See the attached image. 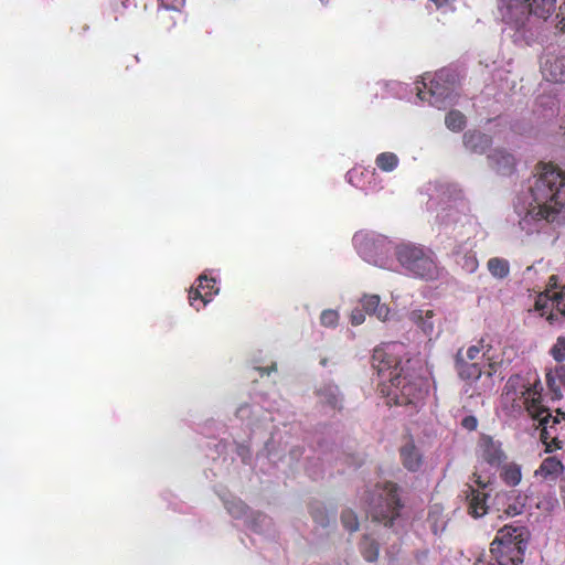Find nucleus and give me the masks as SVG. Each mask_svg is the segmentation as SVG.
I'll return each mask as SVG.
<instances>
[{
	"mask_svg": "<svg viewBox=\"0 0 565 565\" xmlns=\"http://www.w3.org/2000/svg\"><path fill=\"white\" fill-rule=\"evenodd\" d=\"M362 311L367 315L376 317V319L381 321H385L388 316V308L386 305L380 302V297L377 295H366L363 296L362 300Z\"/></svg>",
	"mask_w": 565,
	"mask_h": 565,
	"instance_id": "obj_20",
	"label": "nucleus"
},
{
	"mask_svg": "<svg viewBox=\"0 0 565 565\" xmlns=\"http://www.w3.org/2000/svg\"><path fill=\"white\" fill-rule=\"evenodd\" d=\"M489 565H495L494 561H493V562H491V563H489Z\"/></svg>",
	"mask_w": 565,
	"mask_h": 565,
	"instance_id": "obj_43",
	"label": "nucleus"
},
{
	"mask_svg": "<svg viewBox=\"0 0 565 565\" xmlns=\"http://www.w3.org/2000/svg\"><path fill=\"white\" fill-rule=\"evenodd\" d=\"M160 6L167 10L179 11L185 3V0H158Z\"/></svg>",
	"mask_w": 565,
	"mask_h": 565,
	"instance_id": "obj_32",
	"label": "nucleus"
},
{
	"mask_svg": "<svg viewBox=\"0 0 565 565\" xmlns=\"http://www.w3.org/2000/svg\"><path fill=\"white\" fill-rule=\"evenodd\" d=\"M374 163L379 167L380 171L390 172L398 166V157L394 152H380L374 159Z\"/></svg>",
	"mask_w": 565,
	"mask_h": 565,
	"instance_id": "obj_27",
	"label": "nucleus"
},
{
	"mask_svg": "<svg viewBox=\"0 0 565 565\" xmlns=\"http://www.w3.org/2000/svg\"><path fill=\"white\" fill-rule=\"evenodd\" d=\"M488 270L493 278L505 279L509 276V263L502 257L489 258Z\"/></svg>",
	"mask_w": 565,
	"mask_h": 565,
	"instance_id": "obj_24",
	"label": "nucleus"
},
{
	"mask_svg": "<svg viewBox=\"0 0 565 565\" xmlns=\"http://www.w3.org/2000/svg\"><path fill=\"white\" fill-rule=\"evenodd\" d=\"M397 260L409 274L425 280H435L438 268L431 250L422 246L402 245L397 248Z\"/></svg>",
	"mask_w": 565,
	"mask_h": 565,
	"instance_id": "obj_6",
	"label": "nucleus"
},
{
	"mask_svg": "<svg viewBox=\"0 0 565 565\" xmlns=\"http://www.w3.org/2000/svg\"><path fill=\"white\" fill-rule=\"evenodd\" d=\"M466 267L469 271L476 270V268H478V260H476V257L467 256Z\"/></svg>",
	"mask_w": 565,
	"mask_h": 565,
	"instance_id": "obj_39",
	"label": "nucleus"
},
{
	"mask_svg": "<svg viewBox=\"0 0 565 565\" xmlns=\"http://www.w3.org/2000/svg\"><path fill=\"white\" fill-rule=\"evenodd\" d=\"M541 385L536 383L523 392L524 407H526L527 415L535 420H540L546 417V415L552 416L550 412L541 405Z\"/></svg>",
	"mask_w": 565,
	"mask_h": 565,
	"instance_id": "obj_15",
	"label": "nucleus"
},
{
	"mask_svg": "<svg viewBox=\"0 0 565 565\" xmlns=\"http://www.w3.org/2000/svg\"><path fill=\"white\" fill-rule=\"evenodd\" d=\"M455 370L459 380L468 384L476 383L483 373L487 374L478 362H466L462 359L455 360Z\"/></svg>",
	"mask_w": 565,
	"mask_h": 565,
	"instance_id": "obj_17",
	"label": "nucleus"
},
{
	"mask_svg": "<svg viewBox=\"0 0 565 565\" xmlns=\"http://www.w3.org/2000/svg\"><path fill=\"white\" fill-rule=\"evenodd\" d=\"M542 74L547 81L565 83V56L547 57L542 66Z\"/></svg>",
	"mask_w": 565,
	"mask_h": 565,
	"instance_id": "obj_16",
	"label": "nucleus"
},
{
	"mask_svg": "<svg viewBox=\"0 0 565 565\" xmlns=\"http://www.w3.org/2000/svg\"><path fill=\"white\" fill-rule=\"evenodd\" d=\"M416 92L418 99L443 109L447 106V99L450 97L452 88L445 72L440 71L434 75L425 74L422 81L416 82Z\"/></svg>",
	"mask_w": 565,
	"mask_h": 565,
	"instance_id": "obj_7",
	"label": "nucleus"
},
{
	"mask_svg": "<svg viewBox=\"0 0 565 565\" xmlns=\"http://www.w3.org/2000/svg\"><path fill=\"white\" fill-rule=\"evenodd\" d=\"M445 125L449 130L459 132L466 128L467 118L461 111L452 109L446 115Z\"/></svg>",
	"mask_w": 565,
	"mask_h": 565,
	"instance_id": "obj_25",
	"label": "nucleus"
},
{
	"mask_svg": "<svg viewBox=\"0 0 565 565\" xmlns=\"http://www.w3.org/2000/svg\"><path fill=\"white\" fill-rule=\"evenodd\" d=\"M258 371H260L262 376L268 375L271 371L273 372L276 371V365H271V367H269V369L260 367V369H258Z\"/></svg>",
	"mask_w": 565,
	"mask_h": 565,
	"instance_id": "obj_40",
	"label": "nucleus"
},
{
	"mask_svg": "<svg viewBox=\"0 0 565 565\" xmlns=\"http://www.w3.org/2000/svg\"><path fill=\"white\" fill-rule=\"evenodd\" d=\"M364 315H366V313L364 311L360 310L359 308L352 310V312H351L352 326H359V324L363 323Z\"/></svg>",
	"mask_w": 565,
	"mask_h": 565,
	"instance_id": "obj_35",
	"label": "nucleus"
},
{
	"mask_svg": "<svg viewBox=\"0 0 565 565\" xmlns=\"http://www.w3.org/2000/svg\"><path fill=\"white\" fill-rule=\"evenodd\" d=\"M481 146V143H472V152H478V148Z\"/></svg>",
	"mask_w": 565,
	"mask_h": 565,
	"instance_id": "obj_41",
	"label": "nucleus"
},
{
	"mask_svg": "<svg viewBox=\"0 0 565 565\" xmlns=\"http://www.w3.org/2000/svg\"><path fill=\"white\" fill-rule=\"evenodd\" d=\"M551 285H555V276L551 277Z\"/></svg>",
	"mask_w": 565,
	"mask_h": 565,
	"instance_id": "obj_42",
	"label": "nucleus"
},
{
	"mask_svg": "<svg viewBox=\"0 0 565 565\" xmlns=\"http://www.w3.org/2000/svg\"><path fill=\"white\" fill-rule=\"evenodd\" d=\"M524 509V503L522 502H512L508 504L504 509V513L508 516H516L522 513V510Z\"/></svg>",
	"mask_w": 565,
	"mask_h": 565,
	"instance_id": "obj_33",
	"label": "nucleus"
},
{
	"mask_svg": "<svg viewBox=\"0 0 565 565\" xmlns=\"http://www.w3.org/2000/svg\"><path fill=\"white\" fill-rule=\"evenodd\" d=\"M541 427V443L545 445L546 454H552L554 450L561 449V441L555 433V427L564 422V413L561 409L556 411V416L546 415L544 418L537 419Z\"/></svg>",
	"mask_w": 565,
	"mask_h": 565,
	"instance_id": "obj_12",
	"label": "nucleus"
},
{
	"mask_svg": "<svg viewBox=\"0 0 565 565\" xmlns=\"http://www.w3.org/2000/svg\"><path fill=\"white\" fill-rule=\"evenodd\" d=\"M341 524L347 531L354 533L359 529L358 515L351 509H345L341 512Z\"/></svg>",
	"mask_w": 565,
	"mask_h": 565,
	"instance_id": "obj_28",
	"label": "nucleus"
},
{
	"mask_svg": "<svg viewBox=\"0 0 565 565\" xmlns=\"http://www.w3.org/2000/svg\"><path fill=\"white\" fill-rule=\"evenodd\" d=\"M535 311L541 317H545L546 321L554 323L559 317H565V294L562 290H547L540 294L535 299Z\"/></svg>",
	"mask_w": 565,
	"mask_h": 565,
	"instance_id": "obj_9",
	"label": "nucleus"
},
{
	"mask_svg": "<svg viewBox=\"0 0 565 565\" xmlns=\"http://www.w3.org/2000/svg\"><path fill=\"white\" fill-rule=\"evenodd\" d=\"M534 205L526 217L552 223L565 210V171L552 162L535 164L534 180L530 184Z\"/></svg>",
	"mask_w": 565,
	"mask_h": 565,
	"instance_id": "obj_1",
	"label": "nucleus"
},
{
	"mask_svg": "<svg viewBox=\"0 0 565 565\" xmlns=\"http://www.w3.org/2000/svg\"><path fill=\"white\" fill-rule=\"evenodd\" d=\"M337 321H339V315L335 310H322L321 312V326L326 328H335Z\"/></svg>",
	"mask_w": 565,
	"mask_h": 565,
	"instance_id": "obj_30",
	"label": "nucleus"
},
{
	"mask_svg": "<svg viewBox=\"0 0 565 565\" xmlns=\"http://www.w3.org/2000/svg\"><path fill=\"white\" fill-rule=\"evenodd\" d=\"M360 553H362L363 559L367 562H375L377 559V554H380V546H377V542L367 535H363L362 541H360Z\"/></svg>",
	"mask_w": 565,
	"mask_h": 565,
	"instance_id": "obj_23",
	"label": "nucleus"
},
{
	"mask_svg": "<svg viewBox=\"0 0 565 565\" xmlns=\"http://www.w3.org/2000/svg\"><path fill=\"white\" fill-rule=\"evenodd\" d=\"M478 451H480L483 462L491 467H500L505 461V452H503L500 441L492 439L490 436L483 435L480 437Z\"/></svg>",
	"mask_w": 565,
	"mask_h": 565,
	"instance_id": "obj_14",
	"label": "nucleus"
},
{
	"mask_svg": "<svg viewBox=\"0 0 565 565\" xmlns=\"http://www.w3.org/2000/svg\"><path fill=\"white\" fill-rule=\"evenodd\" d=\"M402 502L398 497V486L387 481L374 488V498L369 504V512L374 522L391 526L394 520L398 519Z\"/></svg>",
	"mask_w": 565,
	"mask_h": 565,
	"instance_id": "obj_5",
	"label": "nucleus"
},
{
	"mask_svg": "<svg viewBox=\"0 0 565 565\" xmlns=\"http://www.w3.org/2000/svg\"><path fill=\"white\" fill-rule=\"evenodd\" d=\"M217 291L218 289H216L214 278H209L205 275L199 276V278H196V285L192 287L190 294H188L190 306L194 307L196 310L203 308Z\"/></svg>",
	"mask_w": 565,
	"mask_h": 565,
	"instance_id": "obj_13",
	"label": "nucleus"
},
{
	"mask_svg": "<svg viewBox=\"0 0 565 565\" xmlns=\"http://www.w3.org/2000/svg\"><path fill=\"white\" fill-rule=\"evenodd\" d=\"M401 461L409 472H417L422 466V455L412 440L401 447Z\"/></svg>",
	"mask_w": 565,
	"mask_h": 565,
	"instance_id": "obj_19",
	"label": "nucleus"
},
{
	"mask_svg": "<svg viewBox=\"0 0 565 565\" xmlns=\"http://www.w3.org/2000/svg\"><path fill=\"white\" fill-rule=\"evenodd\" d=\"M527 546V531L523 526L504 525L489 545L491 561L497 565H521Z\"/></svg>",
	"mask_w": 565,
	"mask_h": 565,
	"instance_id": "obj_3",
	"label": "nucleus"
},
{
	"mask_svg": "<svg viewBox=\"0 0 565 565\" xmlns=\"http://www.w3.org/2000/svg\"><path fill=\"white\" fill-rule=\"evenodd\" d=\"M555 9L556 0H498L501 21L518 32L529 29L531 15L546 21Z\"/></svg>",
	"mask_w": 565,
	"mask_h": 565,
	"instance_id": "obj_2",
	"label": "nucleus"
},
{
	"mask_svg": "<svg viewBox=\"0 0 565 565\" xmlns=\"http://www.w3.org/2000/svg\"><path fill=\"white\" fill-rule=\"evenodd\" d=\"M472 482L477 484V488L467 484L466 489L467 514L473 519H479L486 515L489 510L487 505L489 494L484 492L487 481L482 480L478 473H472Z\"/></svg>",
	"mask_w": 565,
	"mask_h": 565,
	"instance_id": "obj_10",
	"label": "nucleus"
},
{
	"mask_svg": "<svg viewBox=\"0 0 565 565\" xmlns=\"http://www.w3.org/2000/svg\"><path fill=\"white\" fill-rule=\"evenodd\" d=\"M546 387H548V391H551L552 399L561 398V392L564 391L562 384H559L558 382L554 381V385L553 386H546Z\"/></svg>",
	"mask_w": 565,
	"mask_h": 565,
	"instance_id": "obj_36",
	"label": "nucleus"
},
{
	"mask_svg": "<svg viewBox=\"0 0 565 565\" xmlns=\"http://www.w3.org/2000/svg\"><path fill=\"white\" fill-rule=\"evenodd\" d=\"M489 164L497 170V172L508 175L514 171V158L511 153L497 149L488 154Z\"/></svg>",
	"mask_w": 565,
	"mask_h": 565,
	"instance_id": "obj_18",
	"label": "nucleus"
},
{
	"mask_svg": "<svg viewBox=\"0 0 565 565\" xmlns=\"http://www.w3.org/2000/svg\"><path fill=\"white\" fill-rule=\"evenodd\" d=\"M433 311L430 310H414L412 311V321L419 326L420 330L425 334H429L433 331Z\"/></svg>",
	"mask_w": 565,
	"mask_h": 565,
	"instance_id": "obj_26",
	"label": "nucleus"
},
{
	"mask_svg": "<svg viewBox=\"0 0 565 565\" xmlns=\"http://www.w3.org/2000/svg\"><path fill=\"white\" fill-rule=\"evenodd\" d=\"M551 355L552 359L556 360L557 362L565 360V338H557L556 344L552 345Z\"/></svg>",
	"mask_w": 565,
	"mask_h": 565,
	"instance_id": "obj_29",
	"label": "nucleus"
},
{
	"mask_svg": "<svg viewBox=\"0 0 565 565\" xmlns=\"http://www.w3.org/2000/svg\"><path fill=\"white\" fill-rule=\"evenodd\" d=\"M463 360L466 362H478L479 359L486 360L488 362V377H491L501 365V360H499L492 352H490V345L483 343V339H480L476 345H471L467 348L466 351L459 349L456 352L455 361Z\"/></svg>",
	"mask_w": 565,
	"mask_h": 565,
	"instance_id": "obj_11",
	"label": "nucleus"
},
{
	"mask_svg": "<svg viewBox=\"0 0 565 565\" xmlns=\"http://www.w3.org/2000/svg\"><path fill=\"white\" fill-rule=\"evenodd\" d=\"M398 349L399 345L397 343H391L374 349L371 364H373V369L379 372L380 377L415 374L409 369V360L403 362L398 358Z\"/></svg>",
	"mask_w": 565,
	"mask_h": 565,
	"instance_id": "obj_8",
	"label": "nucleus"
},
{
	"mask_svg": "<svg viewBox=\"0 0 565 565\" xmlns=\"http://www.w3.org/2000/svg\"><path fill=\"white\" fill-rule=\"evenodd\" d=\"M564 470L563 462L556 457H546L541 461L540 473L545 478H557Z\"/></svg>",
	"mask_w": 565,
	"mask_h": 565,
	"instance_id": "obj_22",
	"label": "nucleus"
},
{
	"mask_svg": "<svg viewBox=\"0 0 565 565\" xmlns=\"http://www.w3.org/2000/svg\"><path fill=\"white\" fill-rule=\"evenodd\" d=\"M327 404H329L332 409H339L341 407V399L337 395L330 394L329 397H327Z\"/></svg>",
	"mask_w": 565,
	"mask_h": 565,
	"instance_id": "obj_38",
	"label": "nucleus"
},
{
	"mask_svg": "<svg viewBox=\"0 0 565 565\" xmlns=\"http://www.w3.org/2000/svg\"><path fill=\"white\" fill-rule=\"evenodd\" d=\"M461 427L473 431L476 430V427H478V420L473 416H466L461 419Z\"/></svg>",
	"mask_w": 565,
	"mask_h": 565,
	"instance_id": "obj_34",
	"label": "nucleus"
},
{
	"mask_svg": "<svg viewBox=\"0 0 565 565\" xmlns=\"http://www.w3.org/2000/svg\"><path fill=\"white\" fill-rule=\"evenodd\" d=\"M310 515L311 519H313V522L318 523L319 526H328V515L326 514V511H323L321 507L311 508Z\"/></svg>",
	"mask_w": 565,
	"mask_h": 565,
	"instance_id": "obj_31",
	"label": "nucleus"
},
{
	"mask_svg": "<svg viewBox=\"0 0 565 565\" xmlns=\"http://www.w3.org/2000/svg\"><path fill=\"white\" fill-rule=\"evenodd\" d=\"M380 383V393L386 397L390 406H403L415 409L426 396L424 380L415 374L386 376Z\"/></svg>",
	"mask_w": 565,
	"mask_h": 565,
	"instance_id": "obj_4",
	"label": "nucleus"
},
{
	"mask_svg": "<svg viewBox=\"0 0 565 565\" xmlns=\"http://www.w3.org/2000/svg\"><path fill=\"white\" fill-rule=\"evenodd\" d=\"M500 479H502L505 486L515 487L522 479L520 466L515 462L502 465V468H500Z\"/></svg>",
	"mask_w": 565,
	"mask_h": 565,
	"instance_id": "obj_21",
	"label": "nucleus"
},
{
	"mask_svg": "<svg viewBox=\"0 0 565 565\" xmlns=\"http://www.w3.org/2000/svg\"><path fill=\"white\" fill-rule=\"evenodd\" d=\"M138 62L139 58L137 55H127L122 61V65L126 70H129L130 67L135 66Z\"/></svg>",
	"mask_w": 565,
	"mask_h": 565,
	"instance_id": "obj_37",
	"label": "nucleus"
}]
</instances>
